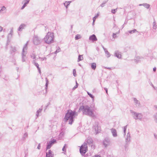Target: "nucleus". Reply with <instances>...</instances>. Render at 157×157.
<instances>
[{
	"label": "nucleus",
	"instance_id": "c756f323",
	"mask_svg": "<svg viewBox=\"0 0 157 157\" xmlns=\"http://www.w3.org/2000/svg\"><path fill=\"white\" fill-rule=\"evenodd\" d=\"M157 28V25H156L155 20H154V21L153 22V28L154 29H155Z\"/></svg>",
	"mask_w": 157,
	"mask_h": 157
},
{
	"label": "nucleus",
	"instance_id": "bb28decb",
	"mask_svg": "<svg viewBox=\"0 0 157 157\" xmlns=\"http://www.w3.org/2000/svg\"><path fill=\"white\" fill-rule=\"evenodd\" d=\"M129 33L132 34L136 32H138L136 29H134L133 30L129 31H128Z\"/></svg>",
	"mask_w": 157,
	"mask_h": 157
},
{
	"label": "nucleus",
	"instance_id": "b1692460",
	"mask_svg": "<svg viewBox=\"0 0 157 157\" xmlns=\"http://www.w3.org/2000/svg\"><path fill=\"white\" fill-rule=\"evenodd\" d=\"M6 8L5 6L2 7L1 9L0 10V12L2 13H4L6 11Z\"/></svg>",
	"mask_w": 157,
	"mask_h": 157
},
{
	"label": "nucleus",
	"instance_id": "412c9836",
	"mask_svg": "<svg viewBox=\"0 0 157 157\" xmlns=\"http://www.w3.org/2000/svg\"><path fill=\"white\" fill-rule=\"evenodd\" d=\"M96 67V64L95 63H92L91 64V67L94 70H95Z\"/></svg>",
	"mask_w": 157,
	"mask_h": 157
},
{
	"label": "nucleus",
	"instance_id": "f8f14e48",
	"mask_svg": "<svg viewBox=\"0 0 157 157\" xmlns=\"http://www.w3.org/2000/svg\"><path fill=\"white\" fill-rule=\"evenodd\" d=\"M133 100L136 106L138 107H140V102L136 98H134Z\"/></svg>",
	"mask_w": 157,
	"mask_h": 157
},
{
	"label": "nucleus",
	"instance_id": "7c9ffc66",
	"mask_svg": "<svg viewBox=\"0 0 157 157\" xmlns=\"http://www.w3.org/2000/svg\"><path fill=\"white\" fill-rule=\"evenodd\" d=\"M81 38V36L80 35L77 34L75 36V38L76 40H77L80 39Z\"/></svg>",
	"mask_w": 157,
	"mask_h": 157
},
{
	"label": "nucleus",
	"instance_id": "3c124183",
	"mask_svg": "<svg viewBox=\"0 0 157 157\" xmlns=\"http://www.w3.org/2000/svg\"><path fill=\"white\" fill-rule=\"evenodd\" d=\"M78 86H77V85H76L73 88V90H74L75 89H76V88H77L78 87Z\"/></svg>",
	"mask_w": 157,
	"mask_h": 157
},
{
	"label": "nucleus",
	"instance_id": "393cba45",
	"mask_svg": "<svg viewBox=\"0 0 157 157\" xmlns=\"http://www.w3.org/2000/svg\"><path fill=\"white\" fill-rule=\"evenodd\" d=\"M42 110V109H39L36 112V116L37 117H38L39 113H40Z\"/></svg>",
	"mask_w": 157,
	"mask_h": 157
},
{
	"label": "nucleus",
	"instance_id": "69168bd1",
	"mask_svg": "<svg viewBox=\"0 0 157 157\" xmlns=\"http://www.w3.org/2000/svg\"><path fill=\"white\" fill-rule=\"evenodd\" d=\"M139 6H143V4H140L139 5Z\"/></svg>",
	"mask_w": 157,
	"mask_h": 157
},
{
	"label": "nucleus",
	"instance_id": "dca6fc26",
	"mask_svg": "<svg viewBox=\"0 0 157 157\" xmlns=\"http://www.w3.org/2000/svg\"><path fill=\"white\" fill-rule=\"evenodd\" d=\"M52 153V152L51 150H49L48 152L46 153V157H53V154Z\"/></svg>",
	"mask_w": 157,
	"mask_h": 157
},
{
	"label": "nucleus",
	"instance_id": "c9c22d12",
	"mask_svg": "<svg viewBox=\"0 0 157 157\" xmlns=\"http://www.w3.org/2000/svg\"><path fill=\"white\" fill-rule=\"evenodd\" d=\"M127 125L124 126L123 127L124 129V136H125L126 134V129L127 128Z\"/></svg>",
	"mask_w": 157,
	"mask_h": 157
},
{
	"label": "nucleus",
	"instance_id": "a211bd4d",
	"mask_svg": "<svg viewBox=\"0 0 157 157\" xmlns=\"http://www.w3.org/2000/svg\"><path fill=\"white\" fill-rule=\"evenodd\" d=\"M93 142V140L90 137H89L87 138V142L88 144H92Z\"/></svg>",
	"mask_w": 157,
	"mask_h": 157
},
{
	"label": "nucleus",
	"instance_id": "2eb2a0df",
	"mask_svg": "<svg viewBox=\"0 0 157 157\" xmlns=\"http://www.w3.org/2000/svg\"><path fill=\"white\" fill-rule=\"evenodd\" d=\"M111 130L113 136L114 137H116L117 136V134L116 130L113 128L111 129Z\"/></svg>",
	"mask_w": 157,
	"mask_h": 157
},
{
	"label": "nucleus",
	"instance_id": "a19ab883",
	"mask_svg": "<svg viewBox=\"0 0 157 157\" xmlns=\"http://www.w3.org/2000/svg\"><path fill=\"white\" fill-rule=\"evenodd\" d=\"M30 56L31 57L33 58V59H35L36 58V56L33 53Z\"/></svg>",
	"mask_w": 157,
	"mask_h": 157
},
{
	"label": "nucleus",
	"instance_id": "7ed1b4c3",
	"mask_svg": "<svg viewBox=\"0 0 157 157\" xmlns=\"http://www.w3.org/2000/svg\"><path fill=\"white\" fill-rule=\"evenodd\" d=\"M54 39V33H53L48 32L44 38L45 42L47 44H50L53 42Z\"/></svg>",
	"mask_w": 157,
	"mask_h": 157
},
{
	"label": "nucleus",
	"instance_id": "f3484780",
	"mask_svg": "<svg viewBox=\"0 0 157 157\" xmlns=\"http://www.w3.org/2000/svg\"><path fill=\"white\" fill-rule=\"evenodd\" d=\"M27 54V52H22L21 56H22V62H25V57L26 56V55Z\"/></svg>",
	"mask_w": 157,
	"mask_h": 157
},
{
	"label": "nucleus",
	"instance_id": "603ef678",
	"mask_svg": "<svg viewBox=\"0 0 157 157\" xmlns=\"http://www.w3.org/2000/svg\"><path fill=\"white\" fill-rule=\"evenodd\" d=\"M104 89L105 90V91L106 93L107 94H108V90H107V89L106 88H104Z\"/></svg>",
	"mask_w": 157,
	"mask_h": 157
},
{
	"label": "nucleus",
	"instance_id": "473e14b6",
	"mask_svg": "<svg viewBox=\"0 0 157 157\" xmlns=\"http://www.w3.org/2000/svg\"><path fill=\"white\" fill-rule=\"evenodd\" d=\"M82 55H79L78 56V62H79V61L82 60L83 59V57H82Z\"/></svg>",
	"mask_w": 157,
	"mask_h": 157
},
{
	"label": "nucleus",
	"instance_id": "49530a36",
	"mask_svg": "<svg viewBox=\"0 0 157 157\" xmlns=\"http://www.w3.org/2000/svg\"><path fill=\"white\" fill-rule=\"evenodd\" d=\"M113 37L114 38H115L117 37L116 34L113 33Z\"/></svg>",
	"mask_w": 157,
	"mask_h": 157
},
{
	"label": "nucleus",
	"instance_id": "c03bdc74",
	"mask_svg": "<svg viewBox=\"0 0 157 157\" xmlns=\"http://www.w3.org/2000/svg\"><path fill=\"white\" fill-rule=\"evenodd\" d=\"M39 59H40L42 60H46V59H47V58L45 57L42 58V57H39Z\"/></svg>",
	"mask_w": 157,
	"mask_h": 157
},
{
	"label": "nucleus",
	"instance_id": "774afa93",
	"mask_svg": "<svg viewBox=\"0 0 157 157\" xmlns=\"http://www.w3.org/2000/svg\"><path fill=\"white\" fill-rule=\"evenodd\" d=\"M154 136L155 138H156L157 137L156 135H155V134H154Z\"/></svg>",
	"mask_w": 157,
	"mask_h": 157
},
{
	"label": "nucleus",
	"instance_id": "f704fd0d",
	"mask_svg": "<svg viewBox=\"0 0 157 157\" xmlns=\"http://www.w3.org/2000/svg\"><path fill=\"white\" fill-rule=\"evenodd\" d=\"M154 117L155 122L157 123V113L154 115Z\"/></svg>",
	"mask_w": 157,
	"mask_h": 157
},
{
	"label": "nucleus",
	"instance_id": "72a5a7b5",
	"mask_svg": "<svg viewBox=\"0 0 157 157\" xmlns=\"http://www.w3.org/2000/svg\"><path fill=\"white\" fill-rule=\"evenodd\" d=\"M28 137V134L27 133H25L22 137V139L23 140H24L25 139Z\"/></svg>",
	"mask_w": 157,
	"mask_h": 157
},
{
	"label": "nucleus",
	"instance_id": "39448f33",
	"mask_svg": "<svg viewBox=\"0 0 157 157\" xmlns=\"http://www.w3.org/2000/svg\"><path fill=\"white\" fill-rule=\"evenodd\" d=\"M87 151V145L86 144H83L81 146L79 151L82 155H83Z\"/></svg>",
	"mask_w": 157,
	"mask_h": 157
},
{
	"label": "nucleus",
	"instance_id": "ddd939ff",
	"mask_svg": "<svg viewBox=\"0 0 157 157\" xmlns=\"http://www.w3.org/2000/svg\"><path fill=\"white\" fill-rule=\"evenodd\" d=\"M89 39L93 41H96L97 40V39L94 34H93L90 36L89 37Z\"/></svg>",
	"mask_w": 157,
	"mask_h": 157
},
{
	"label": "nucleus",
	"instance_id": "e433bc0d",
	"mask_svg": "<svg viewBox=\"0 0 157 157\" xmlns=\"http://www.w3.org/2000/svg\"><path fill=\"white\" fill-rule=\"evenodd\" d=\"M60 51H61L60 48L59 47H58V48L55 52L54 53L55 54H56L57 53L59 52Z\"/></svg>",
	"mask_w": 157,
	"mask_h": 157
},
{
	"label": "nucleus",
	"instance_id": "de8ad7c7",
	"mask_svg": "<svg viewBox=\"0 0 157 157\" xmlns=\"http://www.w3.org/2000/svg\"><path fill=\"white\" fill-rule=\"evenodd\" d=\"M64 134V133L63 132H61L60 133V134H59V136H63V135Z\"/></svg>",
	"mask_w": 157,
	"mask_h": 157
},
{
	"label": "nucleus",
	"instance_id": "20e7f679",
	"mask_svg": "<svg viewBox=\"0 0 157 157\" xmlns=\"http://www.w3.org/2000/svg\"><path fill=\"white\" fill-rule=\"evenodd\" d=\"M130 113H132V115L134 119L141 120L143 117V115L141 113H137L132 110H130Z\"/></svg>",
	"mask_w": 157,
	"mask_h": 157
},
{
	"label": "nucleus",
	"instance_id": "4468645a",
	"mask_svg": "<svg viewBox=\"0 0 157 157\" xmlns=\"http://www.w3.org/2000/svg\"><path fill=\"white\" fill-rule=\"evenodd\" d=\"M30 1V0H23V2H24V3L22 6L21 8V9L23 10L24 9L28 4Z\"/></svg>",
	"mask_w": 157,
	"mask_h": 157
},
{
	"label": "nucleus",
	"instance_id": "bf43d9fd",
	"mask_svg": "<svg viewBox=\"0 0 157 157\" xmlns=\"http://www.w3.org/2000/svg\"><path fill=\"white\" fill-rule=\"evenodd\" d=\"M105 69H109V70H111V67H105Z\"/></svg>",
	"mask_w": 157,
	"mask_h": 157
},
{
	"label": "nucleus",
	"instance_id": "5701e85b",
	"mask_svg": "<svg viewBox=\"0 0 157 157\" xmlns=\"http://www.w3.org/2000/svg\"><path fill=\"white\" fill-rule=\"evenodd\" d=\"M104 50L105 51V54H106L107 55V57L108 58L110 56V55L109 53L108 52V51L106 50V48H104Z\"/></svg>",
	"mask_w": 157,
	"mask_h": 157
},
{
	"label": "nucleus",
	"instance_id": "4be33fe9",
	"mask_svg": "<svg viewBox=\"0 0 157 157\" xmlns=\"http://www.w3.org/2000/svg\"><path fill=\"white\" fill-rule=\"evenodd\" d=\"M28 41H27V42L26 43L24 46V47L23 48L22 52H27V51H25V50H27V46L28 45Z\"/></svg>",
	"mask_w": 157,
	"mask_h": 157
},
{
	"label": "nucleus",
	"instance_id": "864d4df0",
	"mask_svg": "<svg viewBox=\"0 0 157 157\" xmlns=\"http://www.w3.org/2000/svg\"><path fill=\"white\" fill-rule=\"evenodd\" d=\"M38 71H39V73H40V75H41V72L40 69V68H38Z\"/></svg>",
	"mask_w": 157,
	"mask_h": 157
},
{
	"label": "nucleus",
	"instance_id": "58836bf2",
	"mask_svg": "<svg viewBox=\"0 0 157 157\" xmlns=\"http://www.w3.org/2000/svg\"><path fill=\"white\" fill-rule=\"evenodd\" d=\"M16 51V50L15 47H13L12 48V50H11V52H15Z\"/></svg>",
	"mask_w": 157,
	"mask_h": 157
},
{
	"label": "nucleus",
	"instance_id": "f03ea898",
	"mask_svg": "<svg viewBox=\"0 0 157 157\" xmlns=\"http://www.w3.org/2000/svg\"><path fill=\"white\" fill-rule=\"evenodd\" d=\"M76 113V112L75 111H72L70 109L67 110L63 119L65 123L67 122L69 120V124H71L74 121L75 116Z\"/></svg>",
	"mask_w": 157,
	"mask_h": 157
},
{
	"label": "nucleus",
	"instance_id": "1a4fd4ad",
	"mask_svg": "<svg viewBox=\"0 0 157 157\" xmlns=\"http://www.w3.org/2000/svg\"><path fill=\"white\" fill-rule=\"evenodd\" d=\"M109 140L108 138H105L103 141V144L105 147H106L109 145Z\"/></svg>",
	"mask_w": 157,
	"mask_h": 157
},
{
	"label": "nucleus",
	"instance_id": "6e6552de",
	"mask_svg": "<svg viewBox=\"0 0 157 157\" xmlns=\"http://www.w3.org/2000/svg\"><path fill=\"white\" fill-rule=\"evenodd\" d=\"M56 142V140L55 139H52L51 141L47 143L46 149H48L50 148L52 145Z\"/></svg>",
	"mask_w": 157,
	"mask_h": 157
},
{
	"label": "nucleus",
	"instance_id": "f257e3e1",
	"mask_svg": "<svg viewBox=\"0 0 157 157\" xmlns=\"http://www.w3.org/2000/svg\"><path fill=\"white\" fill-rule=\"evenodd\" d=\"M78 111L79 112L82 111L83 114L93 118L95 117L93 110L91 109L87 105H82L80 106Z\"/></svg>",
	"mask_w": 157,
	"mask_h": 157
},
{
	"label": "nucleus",
	"instance_id": "5fc2aeb1",
	"mask_svg": "<svg viewBox=\"0 0 157 157\" xmlns=\"http://www.w3.org/2000/svg\"><path fill=\"white\" fill-rule=\"evenodd\" d=\"M66 3H68V4L69 5H70V3L71 2V1H68V2H67V1H66Z\"/></svg>",
	"mask_w": 157,
	"mask_h": 157
},
{
	"label": "nucleus",
	"instance_id": "6ab92c4d",
	"mask_svg": "<svg viewBox=\"0 0 157 157\" xmlns=\"http://www.w3.org/2000/svg\"><path fill=\"white\" fill-rule=\"evenodd\" d=\"M130 143L125 142V144L124 145L125 150L126 151H127L128 149V147Z\"/></svg>",
	"mask_w": 157,
	"mask_h": 157
},
{
	"label": "nucleus",
	"instance_id": "8fccbe9b",
	"mask_svg": "<svg viewBox=\"0 0 157 157\" xmlns=\"http://www.w3.org/2000/svg\"><path fill=\"white\" fill-rule=\"evenodd\" d=\"M37 148L38 149H40V143L38 144Z\"/></svg>",
	"mask_w": 157,
	"mask_h": 157
},
{
	"label": "nucleus",
	"instance_id": "0e129e2a",
	"mask_svg": "<svg viewBox=\"0 0 157 157\" xmlns=\"http://www.w3.org/2000/svg\"><path fill=\"white\" fill-rule=\"evenodd\" d=\"M136 58H137V59H140V57L139 56H137L136 57Z\"/></svg>",
	"mask_w": 157,
	"mask_h": 157
},
{
	"label": "nucleus",
	"instance_id": "aec40b11",
	"mask_svg": "<svg viewBox=\"0 0 157 157\" xmlns=\"http://www.w3.org/2000/svg\"><path fill=\"white\" fill-rule=\"evenodd\" d=\"M115 56L119 59H120L121 57V55L118 52L116 51L115 53Z\"/></svg>",
	"mask_w": 157,
	"mask_h": 157
},
{
	"label": "nucleus",
	"instance_id": "052dcab7",
	"mask_svg": "<svg viewBox=\"0 0 157 157\" xmlns=\"http://www.w3.org/2000/svg\"><path fill=\"white\" fill-rule=\"evenodd\" d=\"M12 33H13L12 29L11 30V31L10 32V33L9 34V35H10V34H12Z\"/></svg>",
	"mask_w": 157,
	"mask_h": 157
},
{
	"label": "nucleus",
	"instance_id": "a878e982",
	"mask_svg": "<svg viewBox=\"0 0 157 157\" xmlns=\"http://www.w3.org/2000/svg\"><path fill=\"white\" fill-rule=\"evenodd\" d=\"M143 6H144L147 9H148L150 6V5L149 4L146 3H144L143 4Z\"/></svg>",
	"mask_w": 157,
	"mask_h": 157
},
{
	"label": "nucleus",
	"instance_id": "cd10ccee",
	"mask_svg": "<svg viewBox=\"0 0 157 157\" xmlns=\"http://www.w3.org/2000/svg\"><path fill=\"white\" fill-rule=\"evenodd\" d=\"M45 80H46V84H45V89H47L48 88V80L47 78H45Z\"/></svg>",
	"mask_w": 157,
	"mask_h": 157
},
{
	"label": "nucleus",
	"instance_id": "79ce46f5",
	"mask_svg": "<svg viewBox=\"0 0 157 157\" xmlns=\"http://www.w3.org/2000/svg\"><path fill=\"white\" fill-rule=\"evenodd\" d=\"M117 8L114 9H113L111 10V12L113 14H115V13L117 11Z\"/></svg>",
	"mask_w": 157,
	"mask_h": 157
},
{
	"label": "nucleus",
	"instance_id": "a18cd8bd",
	"mask_svg": "<svg viewBox=\"0 0 157 157\" xmlns=\"http://www.w3.org/2000/svg\"><path fill=\"white\" fill-rule=\"evenodd\" d=\"M64 5L65 6L67 9L68 8V6L69 5L66 2L65 3H64Z\"/></svg>",
	"mask_w": 157,
	"mask_h": 157
},
{
	"label": "nucleus",
	"instance_id": "13d9d810",
	"mask_svg": "<svg viewBox=\"0 0 157 157\" xmlns=\"http://www.w3.org/2000/svg\"><path fill=\"white\" fill-rule=\"evenodd\" d=\"M93 23H92V25H94V22L95 21V19H93Z\"/></svg>",
	"mask_w": 157,
	"mask_h": 157
},
{
	"label": "nucleus",
	"instance_id": "2f4dec72",
	"mask_svg": "<svg viewBox=\"0 0 157 157\" xmlns=\"http://www.w3.org/2000/svg\"><path fill=\"white\" fill-rule=\"evenodd\" d=\"M108 0L107 1H104L100 5V6L101 7H103L105 6V4L108 1Z\"/></svg>",
	"mask_w": 157,
	"mask_h": 157
},
{
	"label": "nucleus",
	"instance_id": "e2e57ef3",
	"mask_svg": "<svg viewBox=\"0 0 157 157\" xmlns=\"http://www.w3.org/2000/svg\"><path fill=\"white\" fill-rule=\"evenodd\" d=\"M95 157H101L98 155H95Z\"/></svg>",
	"mask_w": 157,
	"mask_h": 157
},
{
	"label": "nucleus",
	"instance_id": "09e8293b",
	"mask_svg": "<svg viewBox=\"0 0 157 157\" xmlns=\"http://www.w3.org/2000/svg\"><path fill=\"white\" fill-rule=\"evenodd\" d=\"M99 14H98L97 15L95 16L93 18V19H95V20L98 17V16Z\"/></svg>",
	"mask_w": 157,
	"mask_h": 157
},
{
	"label": "nucleus",
	"instance_id": "6e6d98bb",
	"mask_svg": "<svg viewBox=\"0 0 157 157\" xmlns=\"http://www.w3.org/2000/svg\"><path fill=\"white\" fill-rule=\"evenodd\" d=\"M2 29L3 28L1 26H0V32L2 31Z\"/></svg>",
	"mask_w": 157,
	"mask_h": 157
},
{
	"label": "nucleus",
	"instance_id": "9d476101",
	"mask_svg": "<svg viewBox=\"0 0 157 157\" xmlns=\"http://www.w3.org/2000/svg\"><path fill=\"white\" fill-rule=\"evenodd\" d=\"M131 140L130 134L129 132L127 133L126 136L125 138V142L129 143Z\"/></svg>",
	"mask_w": 157,
	"mask_h": 157
},
{
	"label": "nucleus",
	"instance_id": "423d86ee",
	"mask_svg": "<svg viewBox=\"0 0 157 157\" xmlns=\"http://www.w3.org/2000/svg\"><path fill=\"white\" fill-rule=\"evenodd\" d=\"M41 42L40 38L37 36H35L33 38V43L35 45L40 44Z\"/></svg>",
	"mask_w": 157,
	"mask_h": 157
},
{
	"label": "nucleus",
	"instance_id": "c85d7f7f",
	"mask_svg": "<svg viewBox=\"0 0 157 157\" xmlns=\"http://www.w3.org/2000/svg\"><path fill=\"white\" fill-rule=\"evenodd\" d=\"M33 63H34V65H35V66L36 67L37 69L40 68V67H39V65L38 64L35 62V60H33Z\"/></svg>",
	"mask_w": 157,
	"mask_h": 157
},
{
	"label": "nucleus",
	"instance_id": "4d7b16f0",
	"mask_svg": "<svg viewBox=\"0 0 157 157\" xmlns=\"http://www.w3.org/2000/svg\"><path fill=\"white\" fill-rule=\"evenodd\" d=\"M156 71V68L155 67L153 68V71L154 72H155Z\"/></svg>",
	"mask_w": 157,
	"mask_h": 157
},
{
	"label": "nucleus",
	"instance_id": "680f3d73",
	"mask_svg": "<svg viewBox=\"0 0 157 157\" xmlns=\"http://www.w3.org/2000/svg\"><path fill=\"white\" fill-rule=\"evenodd\" d=\"M50 104V103L49 102L48 103V104L46 106V108L48 106V105Z\"/></svg>",
	"mask_w": 157,
	"mask_h": 157
},
{
	"label": "nucleus",
	"instance_id": "37998d69",
	"mask_svg": "<svg viewBox=\"0 0 157 157\" xmlns=\"http://www.w3.org/2000/svg\"><path fill=\"white\" fill-rule=\"evenodd\" d=\"M73 75L75 77L76 76V71L75 69H74L73 70Z\"/></svg>",
	"mask_w": 157,
	"mask_h": 157
},
{
	"label": "nucleus",
	"instance_id": "4c0bfd02",
	"mask_svg": "<svg viewBox=\"0 0 157 157\" xmlns=\"http://www.w3.org/2000/svg\"><path fill=\"white\" fill-rule=\"evenodd\" d=\"M67 144H65L63 147L62 148L63 151H64L65 152H66V148L67 147Z\"/></svg>",
	"mask_w": 157,
	"mask_h": 157
},
{
	"label": "nucleus",
	"instance_id": "ea45409f",
	"mask_svg": "<svg viewBox=\"0 0 157 157\" xmlns=\"http://www.w3.org/2000/svg\"><path fill=\"white\" fill-rule=\"evenodd\" d=\"M87 93L88 95L90 96V97L91 98H94V96L92 95L89 92H87Z\"/></svg>",
	"mask_w": 157,
	"mask_h": 157
},
{
	"label": "nucleus",
	"instance_id": "338daca9",
	"mask_svg": "<svg viewBox=\"0 0 157 157\" xmlns=\"http://www.w3.org/2000/svg\"><path fill=\"white\" fill-rule=\"evenodd\" d=\"M154 107L155 108L157 109V105H155V106H154Z\"/></svg>",
	"mask_w": 157,
	"mask_h": 157
},
{
	"label": "nucleus",
	"instance_id": "9b49d317",
	"mask_svg": "<svg viewBox=\"0 0 157 157\" xmlns=\"http://www.w3.org/2000/svg\"><path fill=\"white\" fill-rule=\"evenodd\" d=\"M26 25L25 24H21L18 28L17 30L18 31H21L22 29H25Z\"/></svg>",
	"mask_w": 157,
	"mask_h": 157
},
{
	"label": "nucleus",
	"instance_id": "0eeeda50",
	"mask_svg": "<svg viewBox=\"0 0 157 157\" xmlns=\"http://www.w3.org/2000/svg\"><path fill=\"white\" fill-rule=\"evenodd\" d=\"M93 128L94 129L96 134H97L101 131V128L98 126V122L95 123V124L93 126Z\"/></svg>",
	"mask_w": 157,
	"mask_h": 157
}]
</instances>
